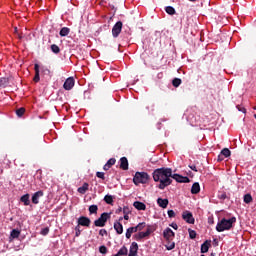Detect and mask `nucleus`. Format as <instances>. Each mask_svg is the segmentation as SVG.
Here are the masks:
<instances>
[{"instance_id":"obj_62","label":"nucleus","mask_w":256,"mask_h":256,"mask_svg":"<svg viewBox=\"0 0 256 256\" xmlns=\"http://www.w3.org/2000/svg\"><path fill=\"white\" fill-rule=\"evenodd\" d=\"M201 256H205V255L202 254Z\"/></svg>"},{"instance_id":"obj_46","label":"nucleus","mask_w":256,"mask_h":256,"mask_svg":"<svg viewBox=\"0 0 256 256\" xmlns=\"http://www.w3.org/2000/svg\"><path fill=\"white\" fill-rule=\"evenodd\" d=\"M99 235H100L101 237H105V235H107V231H106L105 229H101V230L99 231Z\"/></svg>"},{"instance_id":"obj_13","label":"nucleus","mask_w":256,"mask_h":256,"mask_svg":"<svg viewBox=\"0 0 256 256\" xmlns=\"http://www.w3.org/2000/svg\"><path fill=\"white\" fill-rule=\"evenodd\" d=\"M120 169L123 171H127L129 169V160H127V157L120 158Z\"/></svg>"},{"instance_id":"obj_38","label":"nucleus","mask_w":256,"mask_h":256,"mask_svg":"<svg viewBox=\"0 0 256 256\" xmlns=\"http://www.w3.org/2000/svg\"><path fill=\"white\" fill-rule=\"evenodd\" d=\"M16 115L18 116V117H21L22 115H25V108H19V109H17L16 110Z\"/></svg>"},{"instance_id":"obj_53","label":"nucleus","mask_w":256,"mask_h":256,"mask_svg":"<svg viewBox=\"0 0 256 256\" xmlns=\"http://www.w3.org/2000/svg\"><path fill=\"white\" fill-rule=\"evenodd\" d=\"M124 219H125V221H129V214H125Z\"/></svg>"},{"instance_id":"obj_5","label":"nucleus","mask_w":256,"mask_h":256,"mask_svg":"<svg viewBox=\"0 0 256 256\" xmlns=\"http://www.w3.org/2000/svg\"><path fill=\"white\" fill-rule=\"evenodd\" d=\"M123 29V22L118 21L112 28V36L114 38L119 37V35L121 34V31Z\"/></svg>"},{"instance_id":"obj_49","label":"nucleus","mask_w":256,"mask_h":256,"mask_svg":"<svg viewBox=\"0 0 256 256\" xmlns=\"http://www.w3.org/2000/svg\"><path fill=\"white\" fill-rule=\"evenodd\" d=\"M189 168L192 170V171H195V173H197V166L196 165H189Z\"/></svg>"},{"instance_id":"obj_36","label":"nucleus","mask_w":256,"mask_h":256,"mask_svg":"<svg viewBox=\"0 0 256 256\" xmlns=\"http://www.w3.org/2000/svg\"><path fill=\"white\" fill-rule=\"evenodd\" d=\"M181 83H182L181 78H174L172 80L173 87H179V85H181Z\"/></svg>"},{"instance_id":"obj_4","label":"nucleus","mask_w":256,"mask_h":256,"mask_svg":"<svg viewBox=\"0 0 256 256\" xmlns=\"http://www.w3.org/2000/svg\"><path fill=\"white\" fill-rule=\"evenodd\" d=\"M111 219V214L104 212L100 215V217L94 221L95 227H105L107 225V221Z\"/></svg>"},{"instance_id":"obj_25","label":"nucleus","mask_w":256,"mask_h":256,"mask_svg":"<svg viewBox=\"0 0 256 256\" xmlns=\"http://www.w3.org/2000/svg\"><path fill=\"white\" fill-rule=\"evenodd\" d=\"M153 231H154L153 228L151 226H148L145 232H140V235H142V239H145V237H149V235H151Z\"/></svg>"},{"instance_id":"obj_10","label":"nucleus","mask_w":256,"mask_h":256,"mask_svg":"<svg viewBox=\"0 0 256 256\" xmlns=\"http://www.w3.org/2000/svg\"><path fill=\"white\" fill-rule=\"evenodd\" d=\"M172 179H175L177 183H190L191 180L187 176H182L179 174H172Z\"/></svg>"},{"instance_id":"obj_45","label":"nucleus","mask_w":256,"mask_h":256,"mask_svg":"<svg viewBox=\"0 0 256 256\" xmlns=\"http://www.w3.org/2000/svg\"><path fill=\"white\" fill-rule=\"evenodd\" d=\"M41 235H49V228L46 227L44 229L41 230Z\"/></svg>"},{"instance_id":"obj_20","label":"nucleus","mask_w":256,"mask_h":256,"mask_svg":"<svg viewBox=\"0 0 256 256\" xmlns=\"http://www.w3.org/2000/svg\"><path fill=\"white\" fill-rule=\"evenodd\" d=\"M89 191V183L85 182L81 187L78 188V193L85 195Z\"/></svg>"},{"instance_id":"obj_48","label":"nucleus","mask_w":256,"mask_h":256,"mask_svg":"<svg viewBox=\"0 0 256 256\" xmlns=\"http://www.w3.org/2000/svg\"><path fill=\"white\" fill-rule=\"evenodd\" d=\"M238 111H241L242 113H247V110L244 107L237 106Z\"/></svg>"},{"instance_id":"obj_35","label":"nucleus","mask_w":256,"mask_h":256,"mask_svg":"<svg viewBox=\"0 0 256 256\" xmlns=\"http://www.w3.org/2000/svg\"><path fill=\"white\" fill-rule=\"evenodd\" d=\"M7 85H9V79L0 78V87H7Z\"/></svg>"},{"instance_id":"obj_8","label":"nucleus","mask_w":256,"mask_h":256,"mask_svg":"<svg viewBox=\"0 0 256 256\" xmlns=\"http://www.w3.org/2000/svg\"><path fill=\"white\" fill-rule=\"evenodd\" d=\"M163 237L166 241H173V239H175V232H173L171 228H166L163 231Z\"/></svg>"},{"instance_id":"obj_15","label":"nucleus","mask_w":256,"mask_h":256,"mask_svg":"<svg viewBox=\"0 0 256 256\" xmlns=\"http://www.w3.org/2000/svg\"><path fill=\"white\" fill-rule=\"evenodd\" d=\"M117 163L115 158H110L107 163L103 166L104 171H109L110 167H113Z\"/></svg>"},{"instance_id":"obj_31","label":"nucleus","mask_w":256,"mask_h":256,"mask_svg":"<svg viewBox=\"0 0 256 256\" xmlns=\"http://www.w3.org/2000/svg\"><path fill=\"white\" fill-rule=\"evenodd\" d=\"M221 155H223V157H231V150H229L228 148H224L221 150L220 152Z\"/></svg>"},{"instance_id":"obj_42","label":"nucleus","mask_w":256,"mask_h":256,"mask_svg":"<svg viewBox=\"0 0 256 256\" xmlns=\"http://www.w3.org/2000/svg\"><path fill=\"white\" fill-rule=\"evenodd\" d=\"M218 199H221L222 201H225L227 199V193L222 192L218 194Z\"/></svg>"},{"instance_id":"obj_17","label":"nucleus","mask_w":256,"mask_h":256,"mask_svg":"<svg viewBox=\"0 0 256 256\" xmlns=\"http://www.w3.org/2000/svg\"><path fill=\"white\" fill-rule=\"evenodd\" d=\"M157 204L159 205V207H162V209H167V205H169V200L163 199V198H158Z\"/></svg>"},{"instance_id":"obj_22","label":"nucleus","mask_w":256,"mask_h":256,"mask_svg":"<svg viewBox=\"0 0 256 256\" xmlns=\"http://www.w3.org/2000/svg\"><path fill=\"white\" fill-rule=\"evenodd\" d=\"M137 228L136 226L135 227H129L127 230H126V239H131V235H133V233H137Z\"/></svg>"},{"instance_id":"obj_28","label":"nucleus","mask_w":256,"mask_h":256,"mask_svg":"<svg viewBox=\"0 0 256 256\" xmlns=\"http://www.w3.org/2000/svg\"><path fill=\"white\" fill-rule=\"evenodd\" d=\"M19 235H21V231L13 229L11 231L10 237H12V239H19Z\"/></svg>"},{"instance_id":"obj_52","label":"nucleus","mask_w":256,"mask_h":256,"mask_svg":"<svg viewBox=\"0 0 256 256\" xmlns=\"http://www.w3.org/2000/svg\"><path fill=\"white\" fill-rule=\"evenodd\" d=\"M14 33H15V35L19 34V30L17 29V27H14Z\"/></svg>"},{"instance_id":"obj_50","label":"nucleus","mask_w":256,"mask_h":256,"mask_svg":"<svg viewBox=\"0 0 256 256\" xmlns=\"http://www.w3.org/2000/svg\"><path fill=\"white\" fill-rule=\"evenodd\" d=\"M170 227H172V229H175L176 231L177 229H179V226H177V223H172Z\"/></svg>"},{"instance_id":"obj_16","label":"nucleus","mask_w":256,"mask_h":256,"mask_svg":"<svg viewBox=\"0 0 256 256\" xmlns=\"http://www.w3.org/2000/svg\"><path fill=\"white\" fill-rule=\"evenodd\" d=\"M114 229L118 235H123V224L121 222H114Z\"/></svg>"},{"instance_id":"obj_7","label":"nucleus","mask_w":256,"mask_h":256,"mask_svg":"<svg viewBox=\"0 0 256 256\" xmlns=\"http://www.w3.org/2000/svg\"><path fill=\"white\" fill-rule=\"evenodd\" d=\"M182 219L186 221V223H189L190 225H193L195 223V218L193 217V213L189 211L183 212Z\"/></svg>"},{"instance_id":"obj_30","label":"nucleus","mask_w":256,"mask_h":256,"mask_svg":"<svg viewBox=\"0 0 256 256\" xmlns=\"http://www.w3.org/2000/svg\"><path fill=\"white\" fill-rule=\"evenodd\" d=\"M51 51H52V53H55L57 55V54L61 53V48H59V46H57V44H52Z\"/></svg>"},{"instance_id":"obj_2","label":"nucleus","mask_w":256,"mask_h":256,"mask_svg":"<svg viewBox=\"0 0 256 256\" xmlns=\"http://www.w3.org/2000/svg\"><path fill=\"white\" fill-rule=\"evenodd\" d=\"M237 223L236 217H231L230 219L222 218L216 225V231L218 233H223V231H229L233 228V224Z\"/></svg>"},{"instance_id":"obj_33","label":"nucleus","mask_w":256,"mask_h":256,"mask_svg":"<svg viewBox=\"0 0 256 256\" xmlns=\"http://www.w3.org/2000/svg\"><path fill=\"white\" fill-rule=\"evenodd\" d=\"M104 201H105V203H107V205H113V196H111V195H106L105 197H104Z\"/></svg>"},{"instance_id":"obj_56","label":"nucleus","mask_w":256,"mask_h":256,"mask_svg":"<svg viewBox=\"0 0 256 256\" xmlns=\"http://www.w3.org/2000/svg\"><path fill=\"white\" fill-rule=\"evenodd\" d=\"M123 211V208H118V212L121 213Z\"/></svg>"},{"instance_id":"obj_37","label":"nucleus","mask_w":256,"mask_h":256,"mask_svg":"<svg viewBox=\"0 0 256 256\" xmlns=\"http://www.w3.org/2000/svg\"><path fill=\"white\" fill-rule=\"evenodd\" d=\"M190 239H195L197 237V232L195 230L188 229Z\"/></svg>"},{"instance_id":"obj_3","label":"nucleus","mask_w":256,"mask_h":256,"mask_svg":"<svg viewBox=\"0 0 256 256\" xmlns=\"http://www.w3.org/2000/svg\"><path fill=\"white\" fill-rule=\"evenodd\" d=\"M150 179L147 172H136L133 178L134 185H145Z\"/></svg>"},{"instance_id":"obj_11","label":"nucleus","mask_w":256,"mask_h":256,"mask_svg":"<svg viewBox=\"0 0 256 256\" xmlns=\"http://www.w3.org/2000/svg\"><path fill=\"white\" fill-rule=\"evenodd\" d=\"M43 195H44L43 190H39V191L35 192L32 195V203L34 205H39V199H41V197H43Z\"/></svg>"},{"instance_id":"obj_34","label":"nucleus","mask_w":256,"mask_h":256,"mask_svg":"<svg viewBox=\"0 0 256 256\" xmlns=\"http://www.w3.org/2000/svg\"><path fill=\"white\" fill-rule=\"evenodd\" d=\"M165 11H166V13H168V15H175V8H173V6H167L166 8H165Z\"/></svg>"},{"instance_id":"obj_23","label":"nucleus","mask_w":256,"mask_h":256,"mask_svg":"<svg viewBox=\"0 0 256 256\" xmlns=\"http://www.w3.org/2000/svg\"><path fill=\"white\" fill-rule=\"evenodd\" d=\"M29 194H25V195H23V196H21V198H20V201L22 202V203H24V205L27 207V206H29V205H31V200H29Z\"/></svg>"},{"instance_id":"obj_61","label":"nucleus","mask_w":256,"mask_h":256,"mask_svg":"<svg viewBox=\"0 0 256 256\" xmlns=\"http://www.w3.org/2000/svg\"><path fill=\"white\" fill-rule=\"evenodd\" d=\"M114 256H118L117 254H115Z\"/></svg>"},{"instance_id":"obj_41","label":"nucleus","mask_w":256,"mask_h":256,"mask_svg":"<svg viewBox=\"0 0 256 256\" xmlns=\"http://www.w3.org/2000/svg\"><path fill=\"white\" fill-rule=\"evenodd\" d=\"M81 235V226L79 224L75 227V237H79Z\"/></svg>"},{"instance_id":"obj_26","label":"nucleus","mask_w":256,"mask_h":256,"mask_svg":"<svg viewBox=\"0 0 256 256\" xmlns=\"http://www.w3.org/2000/svg\"><path fill=\"white\" fill-rule=\"evenodd\" d=\"M90 215H97V211H99V207L97 205H91L88 208Z\"/></svg>"},{"instance_id":"obj_18","label":"nucleus","mask_w":256,"mask_h":256,"mask_svg":"<svg viewBox=\"0 0 256 256\" xmlns=\"http://www.w3.org/2000/svg\"><path fill=\"white\" fill-rule=\"evenodd\" d=\"M209 247H211V240H206L201 245V253H207L209 251Z\"/></svg>"},{"instance_id":"obj_14","label":"nucleus","mask_w":256,"mask_h":256,"mask_svg":"<svg viewBox=\"0 0 256 256\" xmlns=\"http://www.w3.org/2000/svg\"><path fill=\"white\" fill-rule=\"evenodd\" d=\"M133 207H135V209H137V211H145L147 209V205H145V203L140 202V201H135L133 203Z\"/></svg>"},{"instance_id":"obj_58","label":"nucleus","mask_w":256,"mask_h":256,"mask_svg":"<svg viewBox=\"0 0 256 256\" xmlns=\"http://www.w3.org/2000/svg\"><path fill=\"white\" fill-rule=\"evenodd\" d=\"M209 256H215V253H211Z\"/></svg>"},{"instance_id":"obj_44","label":"nucleus","mask_w":256,"mask_h":256,"mask_svg":"<svg viewBox=\"0 0 256 256\" xmlns=\"http://www.w3.org/2000/svg\"><path fill=\"white\" fill-rule=\"evenodd\" d=\"M134 239H136V241H141V239H143L141 232H139L138 234H135Z\"/></svg>"},{"instance_id":"obj_43","label":"nucleus","mask_w":256,"mask_h":256,"mask_svg":"<svg viewBox=\"0 0 256 256\" xmlns=\"http://www.w3.org/2000/svg\"><path fill=\"white\" fill-rule=\"evenodd\" d=\"M96 177H98V179H102L103 181H105V173L104 172H97Z\"/></svg>"},{"instance_id":"obj_57","label":"nucleus","mask_w":256,"mask_h":256,"mask_svg":"<svg viewBox=\"0 0 256 256\" xmlns=\"http://www.w3.org/2000/svg\"><path fill=\"white\" fill-rule=\"evenodd\" d=\"M119 221H123V217H120V218H119Z\"/></svg>"},{"instance_id":"obj_29","label":"nucleus","mask_w":256,"mask_h":256,"mask_svg":"<svg viewBox=\"0 0 256 256\" xmlns=\"http://www.w3.org/2000/svg\"><path fill=\"white\" fill-rule=\"evenodd\" d=\"M129 253V250H127V247L123 246L118 252L117 256H125Z\"/></svg>"},{"instance_id":"obj_47","label":"nucleus","mask_w":256,"mask_h":256,"mask_svg":"<svg viewBox=\"0 0 256 256\" xmlns=\"http://www.w3.org/2000/svg\"><path fill=\"white\" fill-rule=\"evenodd\" d=\"M168 217H170V218L175 217V211H173V210H168Z\"/></svg>"},{"instance_id":"obj_40","label":"nucleus","mask_w":256,"mask_h":256,"mask_svg":"<svg viewBox=\"0 0 256 256\" xmlns=\"http://www.w3.org/2000/svg\"><path fill=\"white\" fill-rule=\"evenodd\" d=\"M99 251L100 253H102V255H107V246L105 245L100 246Z\"/></svg>"},{"instance_id":"obj_59","label":"nucleus","mask_w":256,"mask_h":256,"mask_svg":"<svg viewBox=\"0 0 256 256\" xmlns=\"http://www.w3.org/2000/svg\"><path fill=\"white\" fill-rule=\"evenodd\" d=\"M189 1H192V2L194 3V2L197 1V0H189Z\"/></svg>"},{"instance_id":"obj_54","label":"nucleus","mask_w":256,"mask_h":256,"mask_svg":"<svg viewBox=\"0 0 256 256\" xmlns=\"http://www.w3.org/2000/svg\"><path fill=\"white\" fill-rule=\"evenodd\" d=\"M16 35H17L18 39H20V40L23 39V36H21V34L18 33Z\"/></svg>"},{"instance_id":"obj_60","label":"nucleus","mask_w":256,"mask_h":256,"mask_svg":"<svg viewBox=\"0 0 256 256\" xmlns=\"http://www.w3.org/2000/svg\"><path fill=\"white\" fill-rule=\"evenodd\" d=\"M209 223H213V220H210Z\"/></svg>"},{"instance_id":"obj_12","label":"nucleus","mask_w":256,"mask_h":256,"mask_svg":"<svg viewBox=\"0 0 256 256\" xmlns=\"http://www.w3.org/2000/svg\"><path fill=\"white\" fill-rule=\"evenodd\" d=\"M138 251H139V245L137 244V242H132L128 256H137Z\"/></svg>"},{"instance_id":"obj_6","label":"nucleus","mask_w":256,"mask_h":256,"mask_svg":"<svg viewBox=\"0 0 256 256\" xmlns=\"http://www.w3.org/2000/svg\"><path fill=\"white\" fill-rule=\"evenodd\" d=\"M73 87H75V78L73 77L67 78L66 81L64 82L63 88L65 89V91H71Z\"/></svg>"},{"instance_id":"obj_55","label":"nucleus","mask_w":256,"mask_h":256,"mask_svg":"<svg viewBox=\"0 0 256 256\" xmlns=\"http://www.w3.org/2000/svg\"><path fill=\"white\" fill-rule=\"evenodd\" d=\"M123 213H125V215H127V208H123Z\"/></svg>"},{"instance_id":"obj_19","label":"nucleus","mask_w":256,"mask_h":256,"mask_svg":"<svg viewBox=\"0 0 256 256\" xmlns=\"http://www.w3.org/2000/svg\"><path fill=\"white\" fill-rule=\"evenodd\" d=\"M200 191H201V186L199 185V182H195L191 188L192 195H197V193H199Z\"/></svg>"},{"instance_id":"obj_27","label":"nucleus","mask_w":256,"mask_h":256,"mask_svg":"<svg viewBox=\"0 0 256 256\" xmlns=\"http://www.w3.org/2000/svg\"><path fill=\"white\" fill-rule=\"evenodd\" d=\"M167 244L165 245L167 251H173V249H175V242L171 241V240H166Z\"/></svg>"},{"instance_id":"obj_1","label":"nucleus","mask_w":256,"mask_h":256,"mask_svg":"<svg viewBox=\"0 0 256 256\" xmlns=\"http://www.w3.org/2000/svg\"><path fill=\"white\" fill-rule=\"evenodd\" d=\"M152 177L156 183H159L158 189L163 190L173 183V169L165 167L157 168L152 173Z\"/></svg>"},{"instance_id":"obj_21","label":"nucleus","mask_w":256,"mask_h":256,"mask_svg":"<svg viewBox=\"0 0 256 256\" xmlns=\"http://www.w3.org/2000/svg\"><path fill=\"white\" fill-rule=\"evenodd\" d=\"M34 71H35V76H34L33 81L35 83H39V81L41 80V78L39 76V64L34 65Z\"/></svg>"},{"instance_id":"obj_51","label":"nucleus","mask_w":256,"mask_h":256,"mask_svg":"<svg viewBox=\"0 0 256 256\" xmlns=\"http://www.w3.org/2000/svg\"><path fill=\"white\" fill-rule=\"evenodd\" d=\"M225 159L223 154L218 155V161H223Z\"/></svg>"},{"instance_id":"obj_32","label":"nucleus","mask_w":256,"mask_h":256,"mask_svg":"<svg viewBox=\"0 0 256 256\" xmlns=\"http://www.w3.org/2000/svg\"><path fill=\"white\" fill-rule=\"evenodd\" d=\"M252 202H253V196H251V194L244 195V203L249 205V203H252Z\"/></svg>"},{"instance_id":"obj_39","label":"nucleus","mask_w":256,"mask_h":256,"mask_svg":"<svg viewBox=\"0 0 256 256\" xmlns=\"http://www.w3.org/2000/svg\"><path fill=\"white\" fill-rule=\"evenodd\" d=\"M135 227H136V231H143V229H145V222H141Z\"/></svg>"},{"instance_id":"obj_9","label":"nucleus","mask_w":256,"mask_h":256,"mask_svg":"<svg viewBox=\"0 0 256 256\" xmlns=\"http://www.w3.org/2000/svg\"><path fill=\"white\" fill-rule=\"evenodd\" d=\"M78 225L81 227H90L91 219H89L87 216H81L78 218Z\"/></svg>"},{"instance_id":"obj_24","label":"nucleus","mask_w":256,"mask_h":256,"mask_svg":"<svg viewBox=\"0 0 256 256\" xmlns=\"http://www.w3.org/2000/svg\"><path fill=\"white\" fill-rule=\"evenodd\" d=\"M69 33H71V29H69L68 27H63V28H61L59 35H60V37H67V35H69Z\"/></svg>"}]
</instances>
